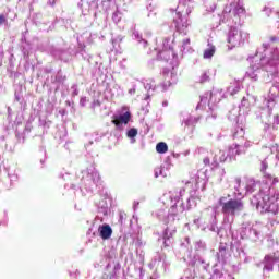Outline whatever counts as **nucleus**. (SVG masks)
Returning a JSON list of instances; mask_svg holds the SVG:
<instances>
[{"instance_id":"f257e3e1","label":"nucleus","mask_w":279,"mask_h":279,"mask_svg":"<svg viewBox=\"0 0 279 279\" xmlns=\"http://www.w3.org/2000/svg\"><path fill=\"white\" fill-rule=\"evenodd\" d=\"M226 198L221 197L219 199V205L221 206V211L223 215H231V217H234V215L239 213H243L245 210V203L241 198H231L227 202H223Z\"/></svg>"},{"instance_id":"f03ea898","label":"nucleus","mask_w":279,"mask_h":279,"mask_svg":"<svg viewBox=\"0 0 279 279\" xmlns=\"http://www.w3.org/2000/svg\"><path fill=\"white\" fill-rule=\"evenodd\" d=\"M130 119H132V113H130V111H126L121 116H116L114 119L112 120V123L113 125L119 128V125H121L122 123L124 125H128V123H130Z\"/></svg>"},{"instance_id":"7ed1b4c3","label":"nucleus","mask_w":279,"mask_h":279,"mask_svg":"<svg viewBox=\"0 0 279 279\" xmlns=\"http://www.w3.org/2000/svg\"><path fill=\"white\" fill-rule=\"evenodd\" d=\"M275 263H279V252L270 253L265 256L264 265L265 267H274Z\"/></svg>"},{"instance_id":"20e7f679","label":"nucleus","mask_w":279,"mask_h":279,"mask_svg":"<svg viewBox=\"0 0 279 279\" xmlns=\"http://www.w3.org/2000/svg\"><path fill=\"white\" fill-rule=\"evenodd\" d=\"M228 43L232 47H236V45H241V35L239 34V31L233 29L230 32Z\"/></svg>"},{"instance_id":"39448f33","label":"nucleus","mask_w":279,"mask_h":279,"mask_svg":"<svg viewBox=\"0 0 279 279\" xmlns=\"http://www.w3.org/2000/svg\"><path fill=\"white\" fill-rule=\"evenodd\" d=\"M99 234L104 241H107V239H110V236H112V228L110 227V225L101 226L99 228Z\"/></svg>"},{"instance_id":"423d86ee","label":"nucleus","mask_w":279,"mask_h":279,"mask_svg":"<svg viewBox=\"0 0 279 279\" xmlns=\"http://www.w3.org/2000/svg\"><path fill=\"white\" fill-rule=\"evenodd\" d=\"M228 151H229L228 156L230 159L236 158V156H239L241 154V151L239 150V145H236V144L229 146Z\"/></svg>"},{"instance_id":"0eeeda50","label":"nucleus","mask_w":279,"mask_h":279,"mask_svg":"<svg viewBox=\"0 0 279 279\" xmlns=\"http://www.w3.org/2000/svg\"><path fill=\"white\" fill-rule=\"evenodd\" d=\"M157 154H167L169 151V146L165 142H160L156 145Z\"/></svg>"},{"instance_id":"6e6552de","label":"nucleus","mask_w":279,"mask_h":279,"mask_svg":"<svg viewBox=\"0 0 279 279\" xmlns=\"http://www.w3.org/2000/svg\"><path fill=\"white\" fill-rule=\"evenodd\" d=\"M215 51H216V48L215 46H210L209 48H207L204 53H203V58L205 60H210V58H213V56H215Z\"/></svg>"},{"instance_id":"1a4fd4ad","label":"nucleus","mask_w":279,"mask_h":279,"mask_svg":"<svg viewBox=\"0 0 279 279\" xmlns=\"http://www.w3.org/2000/svg\"><path fill=\"white\" fill-rule=\"evenodd\" d=\"M271 204L268 206V211L272 213V215H276L279 210V204L274 203V198H270Z\"/></svg>"},{"instance_id":"9d476101","label":"nucleus","mask_w":279,"mask_h":279,"mask_svg":"<svg viewBox=\"0 0 279 279\" xmlns=\"http://www.w3.org/2000/svg\"><path fill=\"white\" fill-rule=\"evenodd\" d=\"M138 135V130H136V129H130L129 131H128V133H126V136L129 137V138H135V136H137Z\"/></svg>"},{"instance_id":"9b49d317","label":"nucleus","mask_w":279,"mask_h":279,"mask_svg":"<svg viewBox=\"0 0 279 279\" xmlns=\"http://www.w3.org/2000/svg\"><path fill=\"white\" fill-rule=\"evenodd\" d=\"M268 168H269V165L267 163V161H262V168H260L262 173H266Z\"/></svg>"},{"instance_id":"f8f14e48","label":"nucleus","mask_w":279,"mask_h":279,"mask_svg":"<svg viewBox=\"0 0 279 279\" xmlns=\"http://www.w3.org/2000/svg\"><path fill=\"white\" fill-rule=\"evenodd\" d=\"M203 162H204V165H205L206 167H208V166L210 165V158H209V157H205V158L203 159Z\"/></svg>"},{"instance_id":"ddd939ff","label":"nucleus","mask_w":279,"mask_h":279,"mask_svg":"<svg viewBox=\"0 0 279 279\" xmlns=\"http://www.w3.org/2000/svg\"><path fill=\"white\" fill-rule=\"evenodd\" d=\"M269 40H270V43H278V37H276V36H270V37H269Z\"/></svg>"},{"instance_id":"4468645a","label":"nucleus","mask_w":279,"mask_h":279,"mask_svg":"<svg viewBox=\"0 0 279 279\" xmlns=\"http://www.w3.org/2000/svg\"><path fill=\"white\" fill-rule=\"evenodd\" d=\"M271 147L272 148H277V158L279 160V145L278 144H274Z\"/></svg>"},{"instance_id":"2eb2a0df","label":"nucleus","mask_w":279,"mask_h":279,"mask_svg":"<svg viewBox=\"0 0 279 279\" xmlns=\"http://www.w3.org/2000/svg\"><path fill=\"white\" fill-rule=\"evenodd\" d=\"M5 23V15H0V25H3Z\"/></svg>"},{"instance_id":"dca6fc26","label":"nucleus","mask_w":279,"mask_h":279,"mask_svg":"<svg viewBox=\"0 0 279 279\" xmlns=\"http://www.w3.org/2000/svg\"><path fill=\"white\" fill-rule=\"evenodd\" d=\"M246 191H251V193H252V190H250V186L246 187Z\"/></svg>"},{"instance_id":"f3484780","label":"nucleus","mask_w":279,"mask_h":279,"mask_svg":"<svg viewBox=\"0 0 279 279\" xmlns=\"http://www.w3.org/2000/svg\"><path fill=\"white\" fill-rule=\"evenodd\" d=\"M264 149H267V146H264Z\"/></svg>"}]
</instances>
